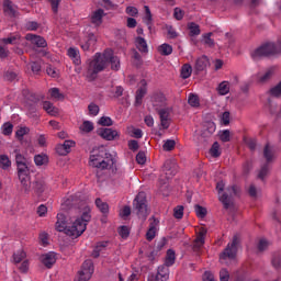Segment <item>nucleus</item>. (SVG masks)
Wrapping results in <instances>:
<instances>
[{
	"label": "nucleus",
	"mask_w": 281,
	"mask_h": 281,
	"mask_svg": "<svg viewBox=\"0 0 281 281\" xmlns=\"http://www.w3.org/2000/svg\"><path fill=\"white\" fill-rule=\"evenodd\" d=\"M111 65L113 71H120V57L113 55V50L105 49L103 54L95 53L92 59L86 63V78L89 82H93L98 78V74L104 71Z\"/></svg>",
	"instance_id": "f257e3e1"
},
{
	"label": "nucleus",
	"mask_w": 281,
	"mask_h": 281,
	"mask_svg": "<svg viewBox=\"0 0 281 281\" xmlns=\"http://www.w3.org/2000/svg\"><path fill=\"white\" fill-rule=\"evenodd\" d=\"M90 221L91 209L89 206H85L80 211V216H78L71 225L67 223V216H65V214H57L55 229H57V232H65L67 236H71L72 238H78L87 232V225H89Z\"/></svg>",
	"instance_id": "f03ea898"
},
{
	"label": "nucleus",
	"mask_w": 281,
	"mask_h": 281,
	"mask_svg": "<svg viewBox=\"0 0 281 281\" xmlns=\"http://www.w3.org/2000/svg\"><path fill=\"white\" fill-rule=\"evenodd\" d=\"M116 161L115 154H111L109 149L101 146L91 151L89 166L92 168H98V170H109L110 168H115Z\"/></svg>",
	"instance_id": "7ed1b4c3"
},
{
	"label": "nucleus",
	"mask_w": 281,
	"mask_h": 281,
	"mask_svg": "<svg viewBox=\"0 0 281 281\" xmlns=\"http://www.w3.org/2000/svg\"><path fill=\"white\" fill-rule=\"evenodd\" d=\"M15 162L18 166V177L22 186V190L25 192V194H30V191L32 190V181L30 180V169L25 164V158L23 155L16 154Z\"/></svg>",
	"instance_id": "20e7f679"
},
{
	"label": "nucleus",
	"mask_w": 281,
	"mask_h": 281,
	"mask_svg": "<svg viewBox=\"0 0 281 281\" xmlns=\"http://www.w3.org/2000/svg\"><path fill=\"white\" fill-rule=\"evenodd\" d=\"M240 245V237L235 235L232 243H228L226 248L220 255V262L222 265H229L236 260V254H238V246Z\"/></svg>",
	"instance_id": "39448f33"
},
{
	"label": "nucleus",
	"mask_w": 281,
	"mask_h": 281,
	"mask_svg": "<svg viewBox=\"0 0 281 281\" xmlns=\"http://www.w3.org/2000/svg\"><path fill=\"white\" fill-rule=\"evenodd\" d=\"M133 207L138 216L143 221L148 218V204L146 202V192H139L133 201Z\"/></svg>",
	"instance_id": "423d86ee"
},
{
	"label": "nucleus",
	"mask_w": 281,
	"mask_h": 281,
	"mask_svg": "<svg viewBox=\"0 0 281 281\" xmlns=\"http://www.w3.org/2000/svg\"><path fill=\"white\" fill-rule=\"evenodd\" d=\"M278 52H281V41L278 42V46H276V43L273 42H267L252 53V58L272 56V54H278Z\"/></svg>",
	"instance_id": "0eeeda50"
},
{
	"label": "nucleus",
	"mask_w": 281,
	"mask_h": 281,
	"mask_svg": "<svg viewBox=\"0 0 281 281\" xmlns=\"http://www.w3.org/2000/svg\"><path fill=\"white\" fill-rule=\"evenodd\" d=\"M162 172L165 173L166 179H172L177 172H179V166L177 161L168 159L162 166Z\"/></svg>",
	"instance_id": "6e6552de"
},
{
	"label": "nucleus",
	"mask_w": 281,
	"mask_h": 281,
	"mask_svg": "<svg viewBox=\"0 0 281 281\" xmlns=\"http://www.w3.org/2000/svg\"><path fill=\"white\" fill-rule=\"evenodd\" d=\"M232 194L238 196V187L233 186L231 188H227L226 191L222 195H220V201L224 205V210H229V205L232 203L229 196H232Z\"/></svg>",
	"instance_id": "1a4fd4ad"
},
{
	"label": "nucleus",
	"mask_w": 281,
	"mask_h": 281,
	"mask_svg": "<svg viewBox=\"0 0 281 281\" xmlns=\"http://www.w3.org/2000/svg\"><path fill=\"white\" fill-rule=\"evenodd\" d=\"M156 111L159 115L161 128H164V131H167V128H170V108H162Z\"/></svg>",
	"instance_id": "9d476101"
},
{
	"label": "nucleus",
	"mask_w": 281,
	"mask_h": 281,
	"mask_svg": "<svg viewBox=\"0 0 281 281\" xmlns=\"http://www.w3.org/2000/svg\"><path fill=\"white\" fill-rule=\"evenodd\" d=\"M168 102V99L166 98V94H164V92H154L151 95V103L153 106L156 108V111L158 109H161L162 106H166V104Z\"/></svg>",
	"instance_id": "9b49d317"
},
{
	"label": "nucleus",
	"mask_w": 281,
	"mask_h": 281,
	"mask_svg": "<svg viewBox=\"0 0 281 281\" xmlns=\"http://www.w3.org/2000/svg\"><path fill=\"white\" fill-rule=\"evenodd\" d=\"M40 260H41L42 265H44V267H46V269H52V267H54V265H56V252L49 251V252L43 254L40 257Z\"/></svg>",
	"instance_id": "f8f14e48"
},
{
	"label": "nucleus",
	"mask_w": 281,
	"mask_h": 281,
	"mask_svg": "<svg viewBox=\"0 0 281 281\" xmlns=\"http://www.w3.org/2000/svg\"><path fill=\"white\" fill-rule=\"evenodd\" d=\"M3 12L5 16H10L11 19H15L18 16L19 11H16V5L12 3L10 0L3 1Z\"/></svg>",
	"instance_id": "ddd939ff"
},
{
	"label": "nucleus",
	"mask_w": 281,
	"mask_h": 281,
	"mask_svg": "<svg viewBox=\"0 0 281 281\" xmlns=\"http://www.w3.org/2000/svg\"><path fill=\"white\" fill-rule=\"evenodd\" d=\"M149 228L146 233V240L150 243V240H155V236H157V225H159V221L157 218L153 217L149 220Z\"/></svg>",
	"instance_id": "4468645a"
},
{
	"label": "nucleus",
	"mask_w": 281,
	"mask_h": 281,
	"mask_svg": "<svg viewBox=\"0 0 281 281\" xmlns=\"http://www.w3.org/2000/svg\"><path fill=\"white\" fill-rule=\"evenodd\" d=\"M140 88L136 91L135 95V104L136 106H142V102L144 100V95L147 93V88H146V80L140 81Z\"/></svg>",
	"instance_id": "2eb2a0df"
},
{
	"label": "nucleus",
	"mask_w": 281,
	"mask_h": 281,
	"mask_svg": "<svg viewBox=\"0 0 281 281\" xmlns=\"http://www.w3.org/2000/svg\"><path fill=\"white\" fill-rule=\"evenodd\" d=\"M25 38H26V41H31V43L33 45H36V47H46L47 46V41H45L40 35L29 33V34H26Z\"/></svg>",
	"instance_id": "dca6fc26"
},
{
	"label": "nucleus",
	"mask_w": 281,
	"mask_h": 281,
	"mask_svg": "<svg viewBox=\"0 0 281 281\" xmlns=\"http://www.w3.org/2000/svg\"><path fill=\"white\" fill-rule=\"evenodd\" d=\"M102 19H104V10L103 9H98L92 12L90 16V21L93 25L97 27H100L102 25Z\"/></svg>",
	"instance_id": "f3484780"
},
{
	"label": "nucleus",
	"mask_w": 281,
	"mask_h": 281,
	"mask_svg": "<svg viewBox=\"0 0 281 281\" xmlns=\"http://www.w3.org/2000/svg\"><path fill=\"white\" fill-rule=\"evenodd\" d=\"M168 266H159L156 274V281H168L170 278V269Z\"/></svg>",
	"instance_id": "a211bd4d"
},
{
	"label": "nucleus",
	"mask_w": 281,
	"mask_h": 281,
	"mask_svg": "<svg viewBox=\"0 0 281 281\" xmlns=\"http://www.w3.org/2000/svg\"><path fill=\"white\" fill-rule=\"evenodd\" d=\"M67 56L72 60L74 65H81L80 50L76 47H70L67 50Z\"/></svg>",
	"instance_id": "6ab92c4d"
},
{
	"label": "nucleus",
	"mask_w": 281,
	"mask_h": 281,
	"mask_svg": "<svg viewBox=\"0 0 281 281\" xmlns=\"http://www.w3.org/2000/svg\"><path fill=\"white\" fill-rule=\"evenodd\" d=\"M100 137L106 139V142H113L117 137V131L113 128H103L99 132Z\"/></svg>",
	"instance_id": "aec40b11"
},
{
	"label": "nucleus",
	"mask_w": 281,
	"mask_h": 281,
	"mask_svg": "<svg viewBox=\"0 0 281 281\" xmlns=\"http://www.w3.org/2000/svg\"><path fill=\"white\" fill-rule=\"evenodd\" d=\"M74 146H76V142L65 140L64 144L57 147V153L60 155H68V153H71V148H74Z\"/></svg>",
	"instance_id": "412c9836"
},
{
	"label": "nucleus",
	"mask_w": 281,
	"mask_h": 281,
	"mask_svg": "<svg viewBox=\"0 0 281 281\" xmlns=\"http://www.w3.org/2000/svg\"><path fill=\"white\" fill-rule=\"evenodd\" d=\"M209 65H210V59H207V56H202L196 59L194 69L198 72L205 71V69H207Z\"/></svg>",
	"instance_id": "4be33fe9"
},
{
	"label": "nucleus",
	"mask_w": 281,
	"mask_h": 281,
	"mask_svg": "<svg viewBox=\"0 0 281 281\" xmlns=\"http://www.w3.org/2000/svg\"><path fill=\"white\" fill-rule=\"evenodd\" d=\"M97 41L98 37H95V34L89 33L87 41L85 43H81V49H83V52H89V49H91V47L95 45Z\"/></svg>",
	"instance_id": "5701e85b"
},
{
	"label": "nucleus",
	"mask_w": 281,
	"mask_h": 281,
	"mask_svg": "<svg viewBox=\"0 0 281 281\" xmlns=\"http://www.w3.org/2000/svg\"><path fill=\"white\" fill-rule=\"evenodd\" d=\"M175 262H177V254L173 249H168L165 259V267H172Z\"/></svg>",
	"instance_id": "b1692460"
},
{
	"label": "nucleus",
	"mask_w": 281,
	"mask_h": 281,
	"mask_svg": "<svg viewBox=\"0 0 281 281\" xmlns=\"http://www.w3.org/2000/svg\"><path fill=\"white\" fill-rule=\"evenodd\" d=\"M4 45H19L21 43L20 34H11L8 37L2 38Z\"/></svg>",
	"instance_id": "393cba45"
},
{
	"label": "nucleus",
	"mask_w": 281,
	"mask_h": 281,
	"mask_svg": "<svg viewBox=\"0 0 281 281\" xmlns=\"http://www.w3.org/2000/svg\"><path fill=\"white\" fill-rule=\"evenodd\" d=\"M144 10L145 16L143 18V22L147 25L148 30H153V13L150 12V8L145 5Z\"/></svg>",
	"instance_id": "a878e982"
},
{
	"label": "nucleus",
	"mask_w": 281,
	"mask_h": 281,
	"mask_svg": "<svg viewBox=\"0 0 281 281\" xmlns=\"http://www.w3.org/2000/svg\"><path fill=\"white\" fill-rule=\"evenodd\" d=\"M43 109L48 113V115L56 116L58 115V108L54 106V103L49 101H44L43 102Z\"/></svg>",
	"instance_id": "bb28decb"
},
{
	"label": "nucleus",
	"mask_w": 281,
	"mask_h": 281,
	"mask_svg": "<svg viewBox=\"0 0 281 281\" xmlns=\"http://www.w3.org/2000/svg\"><path fill=\"white\" fill-rule=\"evenodd\" d=\"M136 47L138 50H140L143 54H146L148 52V44L146 43V40L144 37H136Z\"/></svg>",
	"instance_id": "cd10ccee"
},
{
	"label": "nucleus",
	"mask_w": 281,
	"mask_h": 281,
	"mask_svg": "<svg viewBox=\"0 0 281 281\" xmlns=\"http://www.w3.org/2000/svg\"><path fill=\"white\" fill-rule=\"evenodd\" d=\"M106 247H109V241H99L92 251L93 258H100V251H103Z\"/></svg>",
	"instance_id": "c85d7f7f"
},
{
	"label": "nucleus",
	"mask_w": 281,
	"mask_h": 281,
	"mask_svg": "<svg viewBox=\"0 0 281 281\" xmlns=\"http://www.w3.org/2000/svg\"><path fill=\"white\" fill-rule=\"evenodd\" d=\"M192 76V66L190 64H184L181 67V78L188 80Z\"/></svg>",
	"instance_id": "c756f323"
},
{
	"label": "nucleus",
	"mask_w": 281,
	"mask_h": 281,
	"mask_svg": "<svg viewBox=\"0 0 281 281\" xmlns=\"http://www.w3.org/2000/svg\"><path fill=\"white\" fill-rule=\"evenodd\" d=\"M32 188L36 194H43V192H45V182L43 180H36L33 182Z\"/></svg>",
	"instance_id": "7c9ffc66"
},
{
	"label": "nucleus",
	"mask_w": 281,
	"mask_h": 281,
	"mask_svg": "<svg viewBox=\"0 0 281 281\" xmlns=\"http://www.w3.org/2000/svg\"><path fill=\"white\" fill-rule=\"evenodd\" d=\"M10 166H12V161H10L8 155H0V168L2 170H8Z\"/></svg>",
	"instance_id": "2f4dec72"
},
{
	"label": "nucleus",
	"mask_w": 281,
	"mask_h": 281,
	"mask_svg": "<svg viewBox=\"0 0 281 281\" xmlns=\"http://www.w3.org/2000/svg\"><path fill=\"white\" fill-rule=\"evenodd\" d=\"M95 205L102 214H109V204L106 202H102L100 198L95 200Z\"/></svg>",
	"instance_id": "473e14b6"
},
{
	"label": "nucleus",
	"mask_w": 281,
	"mask_h": 281,
	"mask_svg": "<svg viewBox=\"0 0 281 281\" xmlns=\"http://www.w3.org/2000/svg\"><path fill=\"white\" fill-rule=\"evenodd\" d=\"M217 91L220 95H227V93H229V82L222 81L217 87Z\"/></svg>",
	"instance_id": "72a5a7b5"
},
{
	"label": "nucleus",
	"mask_w": 281,
	"mask_h": 281,
	"mask_svg": "<svg viewBox=\"0 0 281 281\" xmlns=\"http://www.w3.org/2000/svg\"><path fill=\"white\" fill-rule=\"evenodd\" d=\"M188 103L190 104V106H193L194 109L201 106V102L199 100V95H196L194 93H190L189 94Z\"/></svg>",
	"instance_id": "f704fd0d"
},
{
	"label": "nucleus",
	"mask_w": 281,
	"mask_h": 281,
	"mask_svg": "<svg viewBox=\"0 0 281 281\" xmlns=\"http://www.w3.org/2000/svg\"><path fill=\"white\" fill-rule=\"evenodd\" d=\"M48 93L54 100H65V95L60 93V90L58 88H50L48 90Z\"/></svg>",
	"instance_id": "c9c22d12"
},
{
	"label": "nucleus",
	"mask_w": 281,
	"mask_h": 281,
	"mask_svg": "<svg viewBox=\"0 0 281 281\" xmlns=\"http://www.w3.org/2000/svg\"><path fill=\"white\" fill-rule=\"evenodd\" d=\"M188 30L190 31V36H199L201 34V29L199 24L191 22L188 24Z\"/></svg>",
	"instance_id": "e433bc0d"
},
{
	"label": "nucleus",
	"mask_w": 281,
	"mask_h": 281,
	"mask_svg": "<svg viewBox=\"0 0 281 281\" xmlns=\"http://www.w3.org/2000/svg\"><path fill=\"white\" fill-rule=\"evenodd\" d=\"M205 236H207V229L201 227L194 240L200 243V245H205Z\"/></svg>",
	"instance_id": "4c0bfd02"
},
{
	"label": "nucleus",
	"mask_w": 281,
	"mask_h": 281,
	"mask_svg": "<svg viewBox=\"0 0 281 281\" xmlns=\"http://www.w3.org/2000/svg\"><path fill=\"white\" fill-rule=\"evenodd\" d=\"M158 52L162 56H170V54H172V46H170L169 44H162L158 47Z\"/></svg>",
	"instance_id": "58836bf2"
},
{
	"label": "nucleus",
	"mask_w": 281,
	"mask_h": 281,
	"mask_svg": "<svg viewBox=\"0 0 281 281\" xmlns=\"http://www.w3.org/2000/svg\"><path fill=\"white\" fill-rule=\"evenodd\" d=\"M211 157H218L221 155V144L218 142L213 143L212 147L210 148Z\"/></svg>",
	"instance_id": "ea45409f"
},
{
	"label": "nucleus",
	"mask_w": 281,
	"mask_h": 281,
	"mask_svg": "<svg viewBox=\"0 0 281 281\" xmlns=\"http://www.w3.org/2000/svg\"><path fill=\"white\" fill-rule=\"evenodd\" d=\"M79 128H80V131H82V133H91V131H93L94 126L91 121H83V123L80 125Z\"/></svg>",
	"instance_id": "a19ab883"
},
{
	"label": "nucleus",
	"mask_w": 281,
	"mask_h": 281,
	"mask_svg": "<svg viewBox=\"0 0 281 281\" xmlns=\"http://www.w3.org/2000/svg\"><path fill=\"white\" fill-rule=\"evenodd\" d=\"M30 134V127H20L16 132H15V137L19 139V142H22L23 137H25V135Z\"/></svg>",
	"instance_id": "79ce46f5"
},
{
	"label": "nucleus",
	"mask_w": 281,
	"mask_h": 281,
	"mask_svg": "<svg viewBox=\"0 0 281 281\" xmlns=\"http://www.w3.org/2000/svg\"><path fill=\"white\" fill-rule=\"evenodd\" d=\"M194 210H195V214L199 218H205V216H207V209L196 204L194 206Z\"/></svg>",
	"instance_id": "37998d69"
},
{
	"label": "nucleus",
	"mask_w": 281,
	"mask_h": 281,
	"mask_svg": "<svg viewBox=\"0 0 281 281\" xmlns=\"http://www.w3.org/2000/svg\"><path fill=\"white\" fill-rule=\"evenodd\" d=\"M263 155H265L267 161H272L273 160V147H271L270 145H267L265 147Z\"/></svg>",
	"instance_id": "c03bdc74"
},
{
	"label": "nucleus",
	"mask_w": 281,
	"mask_h": 281,
	"mask_svg": "<svg viewBox=\"0 0 281 281\" xmlns=\"http://www.w3.org/2000/svg\"><path fill=\"white\" fill-rule=\"evenodd\" d=\"M175 146H177V143L172 139H167L165 144L162 145L164 150L167 153H170V150H175Z\"/></svg>",
	"instance_id": "a18cd8bd"
},
{
	"label": "nucleus",
	"mask_w": 281,
	"mask_h": 281,
	"mask_svg": "<svg viewBox=\"0 0 281 281\" xmlns=\"http://www.w3.org/2000/svg\"><path fill=\"white\" fill-rule=\"evenodd\" d=\"M25 251L23 250H18L14 255H13V262H15V265H19V262H22V260L25 258Z\"/></svg>",
	"instance_id": "49530a36"
},
{
	"label": "nucleus",
	"mask_w": 281,
	"mask_h": 281,
	"mask_svg": "<svg viewBox=\"0 0 281 281\" xmlns=\"http://www.w3.org/2000/svg\"><path fill=\"white\" fill-rule=\"evenodd\" d=\"M88 111H89V115H92L93 117H95V115L100 113V106H98V104L95 103H90L88 105Z\"/></svg>",
	"instance_id": "de8ad7c7"
},
{
	"label": "nucleus",
	"mask_w": 281,
	"mask_h": 281,
	"mask_svg": "<svg viewBox=\"0 0 281 281\" xmlns=\"http://www.w3.org/2000/svg\"><path fill=\"white\" fill-rule=\"evenodd\" d=\"M119 234L121 236V238H128V236H131V229L128 228V226H121L119 228Z\"/></svg>",
	"instance_id": "09e8293b"
},
{
	"label": "nucleus",
	"mask_w": 281,
	"mask_h": 281,
	"mask_svg": "<svg viewBox=\"0 0 281 281\" xmlns=\"http://www.w3.org/2000/svg\"><path fill=\"white\" fill-rule=\"evenodd\" d=\"M98 124H100V126H113V120L109 116H102Z\"/></svg>",
	"instance_id": "8fccbe9b"
},
{
	"label": "nucleus",
	"mask_w": 281,
	"mask_h": 281,
	"mask_svg": "<svg viewBox=\"0 0 281 281\" xmlns=\"http://www.w3.org/2000/svg\"><path fill=\"white\" fill-rule=\"evenodd\" d=\"M14 128V125H12V123L7 122L2 125V133L4 135H12V131Z\"/></svg>",
	"instance_id": "3c124183"
},
{
	"label": "nucleus",
	"mask_w": 281,
	"mask_h": 281,
	"mask_svg": "<svg viewBox=\"0 0 281 281\" xmlns=\"http://www.w3.org/2000/svg\"><path fill=\"white\" fill-rule=\"evenodd\" d=\"M34 162L36 166H44V164H47V156L36 155L34 157Z\"/></svg>",
	"instance_id": "603ef678"
},
{
	"label": "nucleus",
	"mask_w": 281,
	"mask_h": 281,
	"mask_svg": "<svg viewBox=\"0 0 281 281\" xmlns=\"http://www.w3.org/2000/svg\"><path fill=\"white\" fill-rule=\"evenodd\" d=\"M4 78L9 82H14V80H16L19 78V74H16L12 70H9V71L5 72Z\"/></svg>",
	"instance_id": "864d4df0"
},
{
	"label": "nucleus",
	"mask_w": 281,
	"mask_h": 281,
	"mask_svg": "<svg viewBox=\"0 0 281 281\" xmlns=\"http://www.w3.org/2000/svg\"><path fill=\"white\" fill-rule=\"evenodd\" d=\"M173 216L178 220L183 218V205H178L173 209Z\"/></svg>",
	"instance_id": "5fc2aeb1"
},
{
	"label": "nucleus",
	"mask_w": 281,
	"mask_h": 281,
	"mask_svg": "<svg viewBox=\"0 0 281 281\" xmlns=\"http://www.w3.org/2000/svg\"><path fill=\"white\" fill-rule=\"evenodd\" d=\"M220 139L221 142L227 143L231 139V132L229 130H224L220 132Z\"/></svg>",
	"instance_id": "6e6d98bb"
},
{
	"label": "nucleus",
	"mask_w": 281,
	"mask_h": 281,
	"mask_svg": "<svg viewBox=\"0 0 281 281\" xmlns=\"http://www.w3.org/2000/svg\"><path fill=\"white\" fill-rule=\"evenodd\" d=\"M49 235L47 233H41L40 234V243L43 245V247H47L49 245Z\"/></svg>",
	"instance_id": "4d7b16f0"
},
{
	"label": "nucleus",
	"mask_w": 281,
	"mask_h": 281,
	"mask_svg": "<svg viewBox=\"0 0 281 281\" xmlns=\"http://www.w3.org/2000/svg\"><path fill=\"white\" fill-rule=\"evenodd\" d=\"M220 281H229V271L225 268L220 270Z\"/></svg>",
	"instance_id": "13d9d810"
},
{
	"label": "nucleus",
	"mask_w": 281,
	"mask_h": 281,
	"mask_svg": "<svg viewBox=\"0 0 281 281\" xmlns=\"http://www.w3.org/2000/svg\"><path fill=\"white\" fill-rule=\"evenodd\" d=\"M270 93L273 98H280L281 97V82L276 86L274 88H272L270 90Z\"/></svg>",
	"instance_id": "bf43d9fd"
},
{
	"label": "nucleus",
	"mask_w": 281,
	"mask_h": 281,
	"mask_svg": "<svg viewBox=\"0 0 281 281\" xmlns=\"http://www.w3.org/2000/svg\"><path fill=\"white\" fill-rule=\"evenodd\" d=\"M136 161H137V164H139L140 166H144V164H146V153L139 151V153L136 155Z\"/></svg>",
	"instance_id": "052dcab7"
},
{
	"label": "nucleus",
	"mask_w": 281,
	"mask_h": 281,
	"mask_svg": "<svg viewBox=\"0 0 281 281\" xmlns=\"http://www.w3.org/2000/svg\"><path fill=\"white\" fill-rule=\"evenodd\" d=\"M221 122L224 126H229V112L226 111L221 116Z\"/></svg>",
	"instance_id": "680f3d73"
},
{
	"label": "nucleus",
	"mask_w": 281,
	"mask_h": 281,
	"mask_svg": "<svg viewBox=\"0 0 281 281\" xmlns=\"http://www.w3.org/2000/svg\"><path fill=\"white\" fill-rule=\"evenodd\" d=\"M125 12L128 16H137V14H139V11L135 7H127Z\"/></svg>",
	"instance_id": "e2e57ef3"
},
{
	"label": "nucleus",
	"mask_w": 281,
	"mask_h": 281,
	"mask_svg": "<svg viewBox=\"0 0 281 281\" xmlns=\"http://www.w3.org/2000/svg\"><path fill=\"white\" fill-rule=\"evenodd\" d=\"M183 14H184V12H183V10H181L180 8H176V9L173 10V16H175V19H176L177 21H181V19H183Z\"/></svg>",
	"instance_id": "0e129e2a"
},
{
	"label": "nucleus",
	"mask_w": 281,
	"mask_h": 281,
	"mask_svg": "<svg viewBox=\"0 0 281 281\" xmlns=\"http://www.w3.org/2000/svg\"><path fill=\"white\" fill-rule=\"evenodd\" d=\"M31 69L33 74H41V64L38 61H32Z\"/></svg>",
	"instance_id": "69168bd1"
},
{
	"label": "nucleus",
	"mask_w": 281,
	"mask_h": 281,
	"mask_svg": "<svg viewBox=\"0 0 281 281\" xmlns=\"http://www.w3.org/2000/svg\"><path fill=\"white\" fill-rule=\"evenodd\" d=\"M128 148H130V150H133L135 153V150H139V143L135 139L130 140Z\"/></svg>",
	"instance_id": "338daca9"
},
{
	"label": "nucleus",
	"mask_w": 281,
	"mask_h": 281,
	"mask_svg": "<svg viewBox=\"0 0 281 281\" xmlns=\"http://www.w3.org/2000/svg\"><path fill=\"white\" fill-rule=\"evenodd\" d=\"M26 30H29L31 32H34V31L38 30V23L34 22V21L27 22L26 23Z\"/></svg>",
	"instance_id": "774afa93"
}]
</instances>
